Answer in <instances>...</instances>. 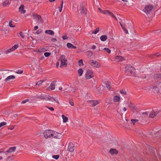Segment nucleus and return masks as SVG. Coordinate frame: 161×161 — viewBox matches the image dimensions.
<instances>
[{"label":"nucleus","instance_id":"50","mask_svg":"<svg viewBox=\"0 0 161 161\" xmlns=\"http://www.w3.org/2000/svg\"><path fill=\"white\" fill-rule=\"evenodd\" d=\"M51 40L52 41V42H56L57 41V40L56 38H52L51 39Z\"/></svg>","mask_w":161,"mask_h":161},{"label":"nucleus","instance_id":"27","mask_svg":"<svg viewBox=\"0 0 161 161\" xmlns=\"http://www.w3.org/2000/svg\"><path fill=\"white\" fill-rule=\"evenodd\" d=\"M14 51L13 49H12V47L10 49H8V50H6L5 51V52L6 54H8V53L11 52L12 51Z\"/></svg>","mask_w":161,"mask_h":161},{"label":"nucleus","instance_id":"47","mask_svg":"<svg viewBox=\"0 0 161 161\" xmlns=\"http://www.w3.org/2000/svg\"><path fill=\"white\" fill-rule=\"evenodd\" d=\"M108 15H109L110 16L112 17L113 18L114 16V14L113 13L110 12V11L109 12V14H108Z\"/></svg>","mask_w":161,"mask_h":161},{"label":"nucleus","instance_id":"15","mask_svg":"<svg viewBox=\"0 0 161 161\" xmlns=\"http://www.w3.org/2000/svg\"><path fill=\"white\" fill-rule=\"evenodd\" d=\"M15 78V77L14 75H11L7 77L5 80L6 82L9 81L10 80L14 79Z\"/></svg>","mask_w":161,"mask_h":161},{"label":"nucleus","instance_id":"31","mask_svg":"<svg viewBox=\"0 0 161 161\" xmlns=\"http://www.w3.org/2000/svg\"><path fill=\"white\" fill-rule=\"evenodd\" d=\"M18 47V44H16L14 46L12 47V49H13L14 51L15 49H17Z\"/></svg>","mask_w":161,"mask_h":161},{"label":"nucleus","instance_id":"29","mask_svg":"<svg viewBox=\"0 0 161 161\" xmlns=\"http://www.w3.org/2000/svg\"><path fill=\"white\" fill-rule=\"evenodd\" d=\"M139 120L137 119H131V121L132 123H133V125L135 124V123L138 121Z\"/></svg>","mask_w":161,"mask_h":161},{"label":"nucleus","instance_id":"60","mask_svg":"<svg viewBox=\"0 0 161 161\" xmlns=\"http://www.w3.org/2000/svg\"><path fill=\"white\" fill-rule=\"evenodd\" d=\"M142 114H144V115H148V114H147V112H143L142 113Z\"/></svg>","mask_w":161,"mask_h":161},{"label":"nucleus","instance_id":"62","mask_svg":"<svg viewBox=\"0 0 161 161\" xmlns=\"http://www.w3.org/2000/svg\"><path fill=\"white\" fill-rule=\"evenodd\" d=\"M59 12H61V11H62V8H60V7H59Z\"/></svg>","mask_w":161,"mask_h":161},{"label":"nucleus","instance_id":"63","mask_svg":"<svg viewBox=\"0 0 161 161\" xmlns=\"http://www.w3.org/2000/svg\"><path fill=\"white\" fill-rule=\"evenodd\" d=\"M59 65V62H57L56 63V67H58Z\"/></svg>","mask_w":161,"mask_h":161},{"label":"nucleus","instance_id":"34","mask_svg":"<svg viewBox=\"0 0 161 161\" xmlns=\"http://www.w3.org/2000/svg\"><path fill=\"white\" fill-rule=\"evenodd\" d=\"M7 123L6 122H3L0 123V128L1 127L6 125H7Z\"/></svg>","mask_w":161,"mask_h":161},{"label":"nucleus","instance_id":"32","mask_svg":"<svg viewBox=\"0 0 161 161\" xmlns=\"http://www.w3.org/2000/svg\"><path fill=\"white\" fill-rule=\"evenodd\" d=\"M104 50H105V51H106L108 53H111V50H110L107 48V47H105L103 49Z\"/></svg>","mask_w":161,"mask_h":161},{"label":"nucleus","instance_id":"51","mask_svg":"<svg viewBox=\"0 0 161 161\" xmlns=\"http://www.w3.org/2000/svg\"><path fill=\"white\" fill-rule=\"evenodd\" d=\"M29 99H26V100H23L22 102V103L23 104L29 101Z\"/></svg>","mask_w":161,"mask_h":161},{"label":"nucleus","instance_id":"61","mask_svg":"<svg viewBox=\"0 0 161 161\" xmlns=\"http://www.w3.org/2000/svg\"><path fill=\"white\" fill-rule=\"evenodd\" d=\"M113 18H114L116 21H118V19L115 15L114 16Z\"/></svg>","mask_w":161,"mask_h":161},{"label":"nucleus","instance_id":"40","mask_svg":"<svg viewBox=\"0 0 161 161\" xmlns=\"http://www.w3.org/2000/svg\"><path fill=\"white\" fill-rule=\"evenodd\" d=\"M154 55L157 56V57H159L160 56H161V53H155L154 54Z\"/></svg>","mask_w":161,"mask_h":161},{"label":"nucleus","instance_id":"9","mask_svg":"<svg viewBox=\"0 0 161 161\" xmlns=\"http://www.w3.org/2000/svg\"><path fill=\"white\" fill-rule=\"evenodd\" d=\"M80 13L81 14H84L86 16L87 15V9L85 7L84 5L83 4H81L80 5Z\"/></svg>","mask_w":161,"mask_h":161},{"label":"nucleus","instance_id":"37","mask_svg":"<svg viewBox=\"0 0 161 161\" xmlns=\"http://www.w3.org/2000/svg\"><path fill=\"white\" fill-rule=\"evenodd\" d=\"M87 53H88V55L89 56H91L92 55H93V53L91 51H88V52H87Z\"/></svg>","mask_w":161,"mask_h":161},{"label":"nucleus","instance_id":"25","mask_svg":"<svg viewBox=\"0 0 161 161\" xmlns=\"http://www.w3.org/2000/svg\"><path fill=\"white\" fill-rule=\"evenodd\" d=\"M78 75L79 76H81L82 75L83 72V70L81 68L79 69L78 70Z\"/></svg>","mask_w":161,"mask_h":161},{"label":"nucleus","instance_id":"26","mask_svg":"<svg viewBox=\"0 0 161 161\" xmlns=\"http://www.w3.org/2000/svg\"><path fill=\"white\" fill-rule=\"evenodd\" d=\"M9 4V1L8 0H6L3 3V7H6Z\"/></svg>","mask_w":161,"mask_h":161},{"label":"nucleus","instance_id":"35","mask_svg":"<svg viewBox=\"0 0 161 161\" xmlns=\"http://www.w3.org/2000/svg\"><path fill=\"white\" fill-rule=\"evenodd\" d=\"M100 28L99 27L97 28L93 32V33L94 34H97L99 31Z\"/></svg>","mask_w":161,"mask_h":161},{"label":"nucleus","instance_id":"5","mask_svg":"<svg viewBox=\"0 0 161 161\" xmlns=\"http://www.w3.org/2000/svg\"><path fill=\"white\" fill-rule=\"evenodd\" d=\"M32 16L34 19L37 20L38 22H39L41 23H43V20L42 19L41 16L40 15L33 13Z\"/></svg>","mask_w":161,"mask_h":161},{"label":"nucleus","instance_id":"39","mask_svg":"<svg viewBox=\"0 0 161 161\" xmlns=\"http://www.w3.org/2000/svg\"><path fill=\"white\" fill-rule=\"evenodd\" d=\"M52 157L55 159L57 160L59 158V155H54Z\"/></svg>","mask_w":161,"mask_h":161},{"label":"nucleus","instance_id":"48","mask_svg":"<svg viewBox=\"0 0 161 161\" xmlns=\"http://www.w3.org/2000/svg\"><path fill=\"white\" fill-rule=\"evenodd\" d=\"M46 107L48 108L51 111H53L54 110V108L52 107H48L47 106H46Z\"/></svg>","mask_w":161,"mask_h":161},{"label":"nucleus","instance_id":"8","mask_svg":"<svg viewBox=\"0 0 161 161\" xmlns=\"http://www.w3.org/2000/svg\"><path fill=\"white\" fill-rule=\"evenodd\" d=\"M90 65L94 67L98 68L100 67V64L97 61L91 60L90 61Z\"/></svg>","mask_w":161,"mask_h":161},{"label":"nucleus","instance_id":"53","mask_svg":"<svg viewBox=\"0 0 161 161\" xmlns=\"http://www.w3.org/2000/svg\"><path fill=\"white\" fill-rule=\"evenodd\" d=\"M14 127H15V126L14 125V126H13L12 127H9L8 129H9L10 130H12L14 128Z\"/></svg>","mask_w":161,"mask_h":161},{"label":"nucleus","instance_id":"22","mask_svg":"<svg viewBox=\"0 0 161 161\" xmlns=\"http://www.w3.org/2000/svg\"><path fill=\"white\" fill-rule=\"evenodd\" d=\"M107 38V36L106 35H102L100 37L101 40L102 41H105Z\"/></svg>","mask_w":161,"mask_h":161},{"label":"nucleus","instance_id":"11","mask_svg":"<svg viewBox=\"0 0 161 161\" xmlns=\"http://www.w3.org/2000/svg\"><path fill=\"white\" fill-rule=\"evenodd\" d=\"M160 112L159 110H156L155 111L152 112L149 115V117L151 118H153L155 117Z\"/></svg>","mask_w":161,"mask_h":161},{"label":"nucleus","instance_id":"43","mask_svg":"<svg viewBox=\"0 0 161 161\" xmlns=\"http://www.w3.org/2000/svg\"><path fill=\"white\" fill-rule=\"evenodd\" d=\"M19 34H20V36L22 38H25V36L24 33L21 32H20Z\"/></svg>","mask_w":161,"mask_h":161},{"label":"nucleus","instance_id":"21","mask_svg":"<svg viewBox=\"0 0 161 161\" xmlns=\"http://www.w3.org/2000/svg\"><path fill=\"white\" fill-rule=\"evenodd\" d=\"M120 99V97L117 96H115L114 97V102H119Z\"/></svg>","mask_w":161,"mask_h":161},{"label":"nucleus","instance_id":"17","mask_svg":"<svg viewBox=\"0 0 161 161\" xmlns=\"http://www.w3.org/2000/svg\"><path fill=\"white\" fill-rule=\"evenodd\" d=\"M109 152L111 154L113 155L114 154H117L118 151L115 149L112 148L110 150Z\"/></svg>","mask_w":161,"mask_h":161},{"label":"nucleus","instance_id":"23","mask_svg":"<svg viewBox=\"0 0 161 161\" xmlns=\"http://www.w3.org/2000/svg\"><path fill=\"white\" fill-rule=\"evenodd\" d=\"M62 117L63 119V121L65 123L68 121V118L67 117L65 116L64 115L62 114Z\"/></svg>","mask_w":161,"mask_h":161},{"label":"nucleus","instance_id":"13","mask_svg":"<svg viewBox=\"0 0 161 161\" xmlns=\"http://www.w3.org/2000/svg\"><path fill=\"white\" fill-rule=\"evenodd\" d=\"M115 60L117 61H121L125 60V58L123 57L120 56H117L115 59Z\"/></svg>","mask_w":161,"mask_h":161},{"label":"nucleus","instance_id":"49","mask_svg":"<svg viewBox=\"0 0 161 161\" xmlns=\"http://www.w3.org/2000/svg\"><path fill=\"white\" fill-rule=\"evenodd\" d=\"M41 32V31L40 30H38L36 31V33L37 34H40Z\"/></svg>","mask_w":161,"mask_h":161},{"label":"nucleus","instance_id":"36","mask_svg":"<svg viewBox=\"0 0 161 161\" xmlns=\"http://www.w3.org/2000/svg\"><path fill=\"white\" fill-rule=\"evenodd\" d=\"M79 65L80 66V65H83L84 64H83V61L82 59H80L79 61Z\"/></svg>","mask_w":161,"mask_h":161},{"label":"nucleus","instance_id":"12","mask_svg":"<svg viewBox=\"0 0 161 161\" xmlns=\"http://www.w3.org/2000/svg\"><path fill=\"white\" fill-rule=\"evenodd\" d=\"M57 82L56 80L53 81L50 86V88L51 90H54L55 88V83Z\"/></svg>","mask_w":161,"mask_h":161},{"label":"nucleus","instance_id":"10","mask_svg":"<svg viewBox=\"0 0 161 161\" xmlns=\"http://www.w3.org/2000/svg\"><path fill=\"white\" fill-rule=\"evenodd\" d=\"M88 102L91 105V106L92 107H94L100 103V101L98 100H89Z\"/></svg>","mask_w":161,"mask_h":161},{"label":"nucleus","instance_id":"58","mask_svg":"<svg viewBox=\"0 0 161 161\" xmlns=\"http://www.w3.org/2000/svg\"><path fill=\"white\" fill-rule=\"evenodd\" d=\"M132 106H133V105L132 104L130 103L129 105V107L130 108L132 109Z\"/></svg>","mask_w":161,"mask_h":161},{"label":"nucleus","instance_id":"59","mask_svg":"<svg viewBox=\"0 0 161 161\" xmlns=\"http://www.w3.org/2000/svg\"><path fill=\"white\" fill-rule=\"evenodd\" d=\"M96 46L94 45H93L92 47V48L93 50H94L96 49Z\"/></svg>","mask_w":161,"mask_h":161},{"label":"nucleus","instance_id":"4","mask_svg":"<svg viewBox=\"0 0 161 161\" xmlns=\"http://www.w3.org/2000/svg\"><path fill=\"white\" fill-rule=\"evenodd\" d=\"M75 150V145L72 142H70L68 144L67 150L71 153L74 152Z\"/></svg>","mask_w":161,"mask_h":161},{"label":"nucleus","instance_id":"7","mask_svg":"<svg viewBox=\"0 0 161 161\" xmlns=\"http://www.w3.org/2000/svg\"><path fill=\"white\" fill-rule=\"evenodd\" d=\"M62 57H64V58L61 59L60 61V67H62L64 66H66L67 65V59L65 58V56L64 55H62Z\"/></svg>","mask_w":161,"mask_h":161},{"label":"nucleus","instance_id":"20","mask_svg":"<svg viewBox=\"0 0 161 161\" xmlns=\"http://www.w3.org/2000/svg\"><path fill=\"white\" fill-rule=\"evenodd\" d=\"M45 33L51 35H54V32L53 31L50 30L45 31Z\"/></svg>","mask_w":161,"mask_h":161},{"label":"nucleus","instance_id":"24","mask_svg":"<svg viewBox=\"0 0 161 161\" xmlns=\"http://www.w3.org/2000/svg\"><path fill=\"white\" fill-rule=\"evenodd\" d=\"M86 156V154L85 153L82 152V151L80 152V156L82 158H85Z\"/></svg>","mask_w":161,"mask_h":161},{"label":"nucleus","instance_id":"19","mask_svg":"<svg viewBox=\"0 0 161 161\" xmlns=\"http://www.w3.org/2000/svg\"><path fill=\"white\" fill-rule=\"evenodd\" d=\"M98 9L102 13L105 14H109V12H110V11L107 10H103L99 8Z\"/></svg>","mask_w":161,"mask_h":161},{"label":"nucleus","instance_id":"3","mask_svg":"<svg viewBox=\"0 0 161 161\" xmlns=\"http://www.w3.org/2000/svg\"><path fill=\"white\" fill-rule=\"evenodd\" d=\"M94 76L93 72L91 70H88L85 74V77L86 79H90Z\"/></svg>","mask_w":161,"mask_h":161},{"label":"nucleus","instance_id":"57","mask_svg":"<svg viewBox=\"0 0 161 161\" xmlns=\"http://www.w3.org/2000/svg\"><path fill=\"white\" fill-rule=\"evenodd\" d=\"M120 24L122 27V28L123 30H124L125 29H126L125 27L124 26L120 23Z\"/></svg>","mask_w":161,"mask_h":161},{"label":"nucleus","instance_id":"16","mask_svg":"<svg viewBox=\"0 0 161 161\" xmlns=\"http://www.w3.org/2000/svg\"><path fill=\"white\" fill-rule=\"evenodd\" d=\"M24 6L23 4H21L19 8V10L21 12L22 14H24L26 12V11L24 10Z\"/></svg>","mask_w":161,"mask_h":161},{"label":"nucleus","instance_id":"30","mask_svg":"<svg viewBox=\"0 0 161 161\" xmlns=\"http://www.w3.org/2000/svg\"><path fill=\"white\" fill-rule=\"evenodd\" d=\"M12 20H11L9 22V24H8V25L9 26V27H15V25H13L12 23Z\"/></svg>","mask_w":161,"mask_h":161},{"label":"nucleus","instance_id":"1","mask_svg":"<svg viewBox=\"0 0 161 161\" xmlns=\"http://www.w3.org/2000/svg\"><path fill=\"white\" fill-rule=\"evenodd\" d=\"M43 134L44 137L46 139L53 137L60 139L62 136L61 134L51 130H45Z\"/></svg>","mask_w":161,"mask_h":161},{"label":"nucleus","instance_id":"45","mask_svg":"<svg viewBox=\"0 0 161 161\" xmlns=\"http://www.w3.org/2000/svg\"><path fill=\"white\" fill-rule=\"evenodd\" d=\"M16 73L18 74H22L23 73V71L21 70H18Z\"/></svg>","mask_w":161,"mask_h":161},{"label":"nucleus","instance_id":"52","mask_svg":"<svg viewBox=\"0 0 161 161\" xmlns=\"http://www.w3.org/2000/svg\"><path fill=\"white\" fill-rule=\"evenodd\" d=\"M62 38L64 40H65L67 39L68 38V37L67 36H63Z\"/></svg>","mask_w":161,"mask_h":161},{"label":"nucleus","instance_id":"41","mask_svg":"<svg viewBox=\"0 0 161 161\" xmlns=\"http://www.w3.org/2000/svg\"><path fill=\"white\" fill-rule=\"evenodd\" d=\"M69 104L72 106H73L74 105V102H73V100H69Z\"/></svg>","mask_w":161,"mask_h":161},{"label":"nucleus","instance_id":"2","mask_svg":"<svg viewBox=\"0 0 161 161\" xmlns=\"http://www.w3.org/2000/svg\"><path fill=\"white\" fill-rule=\"evenodd\" d=\"M125 72L130 76H135L136 75L135 69L130 65L125 67Z\"/></svg>","mask_w":161,"mask_h":161},{"label":"nucleus","instance_id":"33","mask_svg":"<svg viewBox=\"0 0 161 161\" xmlns=\"http://www.w3.org/2000/svg\"><path fill=\"white\" fill-rule=\"evenodd\" d=\"M51 55V53L49 52H45L44 53V55L46 57H48Z\"/></svg>","mask_w":161,"mask_h":161},{"label":"nucleus","instance_id":"6","mask_svg":"<svg viewBox=\"0 0 161 161\" xmlns=\"http://www.w3.org/2000/svg\"><path fill=\"white\" fill-rule=\"evenodd\" d=\"M153 8V6L151 4L146 5L145 8V10H144V11L147 14L149 13L152 10Z\"/></svg>","mask_w":161,"mask_h":161},{"label":"nucleus","instance_id":"44","mask_svg":"<svg viewBox=\"0 0 161 161\" xmlns=\"http://www.w3.org/2000/svg\"><path fill=\"white\" fill-rule=\"evenodd\" d=\"M106 87L108 89H110L111 88V86L109 84L108 82L106 84Z\"/></svg>","mask_w":161,"mask_h":161},{"label":"nucleus","instance_id":"38","mask_svg":"<svg viewBox=\"0 0 161 161\" xmlns=\"http://www.w3.org/2000/svg\"><path fill=\"white\" fill-rule=\"evenodd\" d=\"M43 82V80H40V81H38V82H36V85H38V86H39L40 84H41Z\"/></svg>","mask_w":161,"mask_h":161},{"label":"nucleus","instance_id":"55","mask_svg":"<svg viewBox=\"0 0 161 161\" xmlns=\"http://www.w3.org/2000/svg\"><path fill=\"white\" fill-rule=\"evenodd\" d=\"M63 0H62V2H61V4L60 7L61 8H63Z\"/></svg>","mask_w":161,"mask_h":161},{"label":"nucleus","instance_id":"18","mask_svg":"<svg viewBox=\"0 0 161 161\" xmlns=\"http://www.w3.org/2000/svg\"><path fill=\"white\" fill-rule=\"evenodd\" d=\"M67 46L69 48L76 49V47L74 46L72 44L68 43L67 44Z\"/></svg>","mask_w":161,"mask_h":161},{"label":"nucleus","instance_id":"46","mask_svg":"<svg viewBox=\"0 0 161 161\" xmlns=\"http://www.w3.org/2000/svg\"><path fill=\"white\" fill-rule=\"evenodd\" d=\"M136 109L137 108L136 107L132 106V108L131 109V110L133 112H135V111L136 110Z\"/></svg>","mask_w":161,"mask_h":161},{"label":"nucleus","instance_id":"28","mask_svg":"<svg viewBox=\"0 0 161 161\" xmlns=\"http://www.w3.org/2000/svg\"><path fill=\"white\" fill-rule=\"evenodd\" d=\"M47 100H49L52 102H53L54 101V100H55V99L53 98L50 96H48L47 97Z\"/></svg>","mask_w":161,"mask_h":161},{"label":"nucleus","instance_id":"56","mask_svg":"<svg viewBox=\"0 0 161 161\" xmlns=\"http://www.w3.org/2000/svg\"><path fill=\"white\" fill-rule=\"evenodd\" d=\"M124 32L126 33V34H128V31L126 29H125L124 30H123Z\"/></svg>","mask_w":161,"mask_h":161},{"label":"nucleus","instance_id":"64","mask_svg":"<svg viewBox=\"0 0 161 161\" xmlns=\"http://www.w3.org/2000/svg\"><path fill=\"white\" fill-rule=\"evenodd\" d=\"M14 117L16 118L18 116V114H15L14 115Z\"/></svg>","mask_w":161,"mask_h":161},{"label":"nucleus","instance_id":"42","mask_svg":"<svg viewBox=\"0 0 161 161\" xmlns=\"http://www.w3.org/2000/svg\"><path fill=\"white\" fill-rule=\"evenodd\" d=\"M120 93L121 94H122L124 95H125L126 94V92L123 90H121L120 91Z\"/></svg>","mask_w":161,"mask_h":161},{"label":"nucleus","instance_id":"14","mask_svg":"<svg viewBox=\"0 0 161 161\" xmlns=\"http://www.w3.org/2000/svg\"><path fill=\"white\" fill-rule=\"evenodd\" d=\"M16 149V147H13L9 148L6 151V152L7 153H9L13 152L15 151Z\"/></svg>","mask_w":161,"mask_h":161},{"label":"nucleus","instance_id":"54","mask_svg":"<svg viewBox=\"0 0 161 161\" xmlns=\"http://www.w3.org/2000/svg\"><path fill=\"white\" fill-rule=\"evenodd\" d=\"M38 28V26H35L34 27V30H36Z\"/></svg>","mask_w":161,"mask_h":161}]
</instances>
